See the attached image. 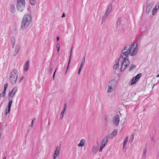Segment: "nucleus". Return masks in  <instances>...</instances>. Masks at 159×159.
<instances>
[{
  "mask_svg": "<svg viewBox=\"0 0 159 159\" xmlns=\"http://www.w3.org/2000/svg\"><path fill=\"white\" fill-rule=\"evenodd\" d=\"M138 44L136 42L131 45L127 44L124 46L120 54V58L123 60L121 63V70L126 68L129 64V55L132 57L135 56L138 53Z\"/></svg>",
  "mask_w": 159,
  "mask_h": 159,
  "instance_id": "f257e3e1",
  "label": "nucleus"
},
{
  "mask_svg": "<svg viewBox=\"0 0 159 159\" xmlns=\"http://www.w3.org/2000/svg\"><path fill=\"white\" fill-rule=\"evenodd\" d=\"M31 21L32 17L30 14L25 15L21 20V29L22 30L25 29L30 24Z\"/></svg>",
  "mask_w": 159,
  "mask_h": 159,
  "instance_id": "f03ea898",
  "label": "nucleus"
},
{
  "mask_svg": "<svg viewBox=\"0 0 159 159\" xmlns=\"http://www.w3.org/2000/svg\"><path fill=\"white\" fill-rule=\"evenodd\" d=\"M117 86V82L114 80H110L107 84V92L110 93L113 92L116 89Z\"/></svg>",
  "mask_w": 159,
  "mask_h": 159,
  "instance_id": "7ed1b4c3",
  "label": "nucleus"
},
{
  "mask_svg": "<svg viewBox=\"0 0 159 159\" xmlns=\"http://www.w3.org/2000/svg\"><path fill=\"white\" fill-rule=\"evenodd\" d=\"M18 76V73L15 70H11L10 74L9 80L10 83L13 84H15L16 82Z\"/></svg>",
  "mask_w": 159,
  "mask_h": 159,
  "instance_id": "20e7f679",
  "label": "nucleus"
},
{
  "mask_svg": "<svg viewBox=\"0 0 159 159\" xmlns=\"http://www.w3.org/2000/svg\"><path fill=\"white\" fill-rule=\"evenodd\" d=\"M16 4V7L18 10L21 11L25 9V0H17Z\"/></svg>",
  "mask_w": 159,
  "mask_h": 159,
  "instance_id": "39448f33",
  "label": "nucleus"
},
{
  "mask_svg": "<svg viewBox=\"0 0 159 159\" xmlns=\"http://www.w3.org/2000/svg\"><path fill=\"white\" fill-rule=\"evenodd\" d=\"M120 61L121 62L120 71L121 72H122L123 71H124V70L126 68H125V69H123V70H121V63L123 61V60H122V59H121L120 58V56L119 58V59H116V62H115V63L113 66V68L114 70H116V69H117L118 68V67L119 66V63Z\"/></svg>",
  "mask_w": 159,
  "mask_h": 159,
  "instance_id": "423d86ee",
  "label": "nucleus"
},
{
  "mask_svg": "<svg viewBox=\"0 0 159 159\" xmlns=\"http://www.w3.org/2000/svg\"><path fill=\"white\" fill-rule=\"evenodd\" d=\"M61 147L57 145L52 155L53 159H57L60 154Z\"/></svg>",
  "mask_w": 159,
  "mask_h": 159,
  "instance_id": "0eeeda50",
  "label": "nucleus"
},
{
  "mask_svg": "<svg viewBox=\"0 0 159 159\" xmlns=\"http://www.w3.org/2000/svg\"><path fill=\"white\" fill-rule=\"evenodd\" d=\"M120 121L119 116L118 115H116L113 118L112 122L113 125L115 126H117Z\"/></svg>",
  "mask_w": 159,
  "mask_h": 159,
  "instance_id": "6e6552de",
  "label": "nucleus"
},
{
  "mask_svg": "<svg viewBox=\"0 0 159 159\" xmlns=\"http://www.w3.org/2000/svg\"><path fill=\"white\" fill-rule=\"evenodd\" d=\"M141 75V74L139 73L137 74L136 76L133 77L132 79V82L130 83V85H133L135 84L139 79Z\"/></svg>",
  "mask_w": 159,
  "mask_h": 159,
  "instance_id": "1a4fd4ad",
  "label": "nucleus"
},
{
  "mask_svg": "<svg viewBox=\"0 0 159 159\" xmlns=\"http://www.w3.org/2000/svg\"><path fill=\"white\" fill-rule=\"evenodd\" d=\"M17 88L16 87H14L12 90L10 91L8 93V97L9 98H12L15 95L17 91Z\"/></svg>",
  "mask_w": 159,
  "mask_h": 159,
  "instance_id": "9d476101",
  "label": "nucleus"
},
{
  "mask_svg": "<svg viewBox=\"0 0 159 159\" xmlns=\"http://www.w3.org/2000/svg\"><path fill=\"white\" fill-rule=\"evenodd\" d=\"M108 137L106 136L104 137L102 139L101 144V146L105 147L108 141Z\"/></svg>",
  "mask_w": 159,
  "mask_h": 159,
  "instance_id": "9b49d317",
  "label": "nucleus"
},
{
  "mask_svg": "<svg viewBox=\"0 0 159 159\" xmlns=\"http://www.w3.org/2000/svg\"><path fill=\"white\" fill-rule=\"evenodd\" d=\"M20 49V47L19 45H16L14 51L13 56H16L19 51Z\"/></svg>",
  "mask_w": 159,
  "mask_h": 159,
  "instance_id": "f8f14e48",
  "label": "nucleus"
},
{
  "mask_svg": "<svg viewBox=\"0 0 159 159\" xmlns=\"http://www.w3.org/2000/svg\"><path fill=\"white\" fill-rule=\"evenodd\" d=\"M66 108V105L65 104L64 106L63 109L61 111V112L60 116V119H62L63 117L64 113L65 111Z\"/></svg>",
  "mask_w": 159,
  "mask_h": 159,
  "instance_id": "ddd939ff",
  "label": "nucleus"
},
{
  "mask_svg": "<svg viewBox=\"0 0 159 159\" xmlns=\"http://www.w3.org/2000/svg\"><path fill=\"white\" fill-rule=\"evenodd\" d=\"M112 6L111 4L109 5L107 7L105 13L108 15L112 11Z\"/></svg>",
  "mask_w": 159,
  "mask_h": 159,
  "instance_id": "4468645a",
  "label": "nucleus"
},
{
  "mask_svg": "<svg viewBox=\"0 0 159 159\" xmlns=\"http://www.w3.org/2000/svg\"><path fill=\"white\" fill-rule=\"evenodd\" d=\"M29 66V62L27 60L25 62L24 67V70L25 71H26L28 70Z\"/></svg>",
  "mask_w": 159,
  "mask_h": 159,
  "instance_id": "2eb2a0df",
  "label": "nucleus"
},
{
  "mask_svg": "<svg viewBox=\"0 0 159 159\" xmlns=\"http://www.w3.org/2000/svg\"><path fill=\"white\" fill-rule=\"evenodd\" d=\"M85 141L84 139H81L79 143L77 145L78 147H83L84 146Z\"/></svg>",
  "mask_w": 159,
  "mask_h": 159,
  "instance_id": "dca6fc26",
  "label": "nucleus"
},
{
  "mask_svg": "<svg viewBox=\"0 0 159 159\" xmlns=\"http://www.w3.org/2000/svg\"><path fill=\"white\" fill-rule=\"evenodd\" d=\"M10 41L12 48H13L14 47V45L15 43V38L13 37H11L10 38Z\"/></svg>",
  "mask_w": 159,
  "mask_h": 159,
  "instance_id": "f3484780",
  "label": "nucleus"
},
{
  "mask_svg": "<svg viewBox=\"0 0 159 159\" xmlns=\"http://www.w3.org/2000/svg\"><path fill=\"white\" fill-rule=\"evenodd\" d=\"M158 9V8L157 7V6L156 7V6L153 8L152 11V13L153 15H154L156 14Z\"/></svg>",
  "mask_w": 159,
  "mask_h": 159,
  "instance_id": "a211bd4d",
  "label": "nucleus"
},
{
  "mask_svg": "<svg viewBox=\"0 0 159 159\" xmlns=\"http://www.w3.org/2000/svg\"><path fill=\"white\" fill-rule=\"evenodd\" d=\"M10 9L12 13H14L15 11V5L13 4H11L10 6Z\"/></svg>",
  "mask_w": 159,
  "mask_h": 159,
  "instance_id": "6ab92c4d",
  "label": "nucleus"
},
{
  "mask_svg": "<svg viewBox=\"0 0 159 159\" xmlns=\"http://www.w3.org/2000/svg\"><path fill=\"white\" fill-rule=\"evenodd\" d=\"M128 140V137H126L125 138V140L123 142V149H124L125 148L126 144L127 143Z\"/></svg>",
  "mask_w": 159,
  "mask_h": 159,
  "instance_id": "aec40b11",
  "label": "nucleus"
},
{
  "mask_svg": "<svg viewBox=\"0 0 159 159\" xmlns=\"http://www.w3.org/2000/svg\"><path fill=\"white\" fill-rule=\"evenodd\" d=\"M108 15L106 14L105 13L102 18V19L101 21V23L102 24L104 21H105V20L107 18V17Z\"/></svg>",
  "mask_w": 159,
  "mask_h": 159,
  "instance_id": "412c9836",
  "label": "nucleus"
},
{
  "mask_svg": "<svg viewBox=\"0 0 159 159\" xmlns=\"http://www.w3.org/2000/svg\"><path fill=\"white\" fill-rule=\"evenodd\" d=\"M9 102L8 104V105H7V108H8V109H11V106L12 104V100H10V99H9Z\"/></svg>",
  "mask_w": 159,
  "mask_h": 159,
  "instance_id": "4be33fe9",
  "label": "nucleus"
},
{
  "mask_svg": "<svg viewBox=\"0 0 159 159\" xmlns=\"http://www.w3.org/2000/svg\"><path fill=\"white\" fill-rule=\"evenodd\" d=\"M98 149V148L96 146H93V148L92 152L93 153H95L97 152Z\"/></svg>",
  "mask_w": 159,
  "mask_h": 159,
  "instance_id": "5701e85b",
  "label": "nucleus"
},
{
  "mask_svg": "<svg viewBox=\"0 0 159 159\" xmlns=\"http://www.w3.org/2000/svg\"><path fill=\"white\" fill-rule=\"evenodd\" d=\"M71 56H69V61H68V65H67V68L66 69V71L65 72V74H66V71H67V69L69 67V65H70V63L71 60Z\"/></svg>",
  "mask_w": 159,
  "mask_h": 159,
  "instance_id": "b1692460",
  "label": "nucleus"
},
{
  "mask_svg": "<svg viewBox=\"0 0 159 159\" xmlns=\"http://www.w3.org/2000/svg\"><path fill=\"white\" fill-rule=\"evenodd\" d=\"M30 2L32 5H35L36 3V0H30Z\"/></svg>",
  "mask_w": 159,
  "mask_h": 159,
  "instance_id": "393cba45",
  "label": "nucleus"
},
{
  "mask_svg": "<svg viewBox=\"0 0 159 159\" xmlns=\"http://www.w3.org/2000/svg\"><path fill=\"white\" fill-rule=\"evenodd\" d=\"M135 67V66L133 64L131 65L129 68V71L132 70Z\"/></svg>",
  "mask_w": 159,
  "mask_h": 159,
  "instance_id": "a878e982",
  "label": "nucleus"
},
{
  "mask_svg": "<svg viewBox=\"0 0 159 159\" xmlns=\"http://www.w3.org/2000/svg\"><path fill=\"white\" fill-rule=\"evenodd\" d=\"M11 109H8V108H7L6 109L5 114L6 115H7V114H9L10 112Z\"/></svg>",
  "mask_w": 159,
  "mask_h": 159,
  "instance_id": "bb28decb",
  "label": "nucleus"
},
{
  "mask_svg": "<svg viewBox=\"0 0 159 159\" xmlns=\"http://www.w3.org/2000/svg\"><path fill=\"white\" fill-rule=\"evenodd\" d=\"M117 130H115L113 132L111 133V134L112 135L115 137L117 134Z\"/></svg>",
  "mask_w": 159,
  "mask_h": 159,
  "instance_id": "cd10ccee",
  "label": "nucleus"
},
{
  "mask_svg": "<svg viewBox=\"0 0 159 159\" xmlns=\"http://www.w3.org/2000/svg\"><path fill=\"white\" fill-rule=\"evenodd\" d=\"M60 45L59 43H58L56 44V48L57 52H58L59 51Z\"/></svg>",
  "mask_w": 159,
  "mask_h": 159,
  "instance_id": "c85d7f7f",
  "label": "nucleus"
},
{
  "mask_svg": "<svg viewBox=\"0 0 159 159\" xmlns=\"http://www.w3.org/2000/svg\"><path fill=\"white\" fill-rule=\"evenodd\" d=\"M8 87V84L7 83L5 84L4 85V89L3 90H6Z\"/></svg>",
  "mask_w": 159,
  "mask_h": 159,
  "instance_id": "c756f323",
  "label": "nucleus"
},
{
  "mask_svg": "<svg viewBox=\"0 0 159 159\" xmlns=\"http://www.w3.org/2000/svg\"><path fill=\"white\" fill-rule=\"evenodd\" d=\"M150 9L151 8L149 6L147 7L146 9V12L147 13H148L149 12Z\"/></svg>",
  "mask_w": 159,
  "mask_h": 159,
  "instance_id": "7c9ffc66",
  "label": "nucleus"
},
{
  "mask_svg": "<svg viewBox=\"0 0 159 159\" xmlns=\"http://www.w3.org/2000/svg\"><path fill=\"white\" fill-rule=\"evenodd\" d=\"M35 120V118H33V120H32V121H31V125L30 126V127H31V128H32V127H33V123L34 122V121Z\"/></svg>",
  "mask_w": 159,
  "mask_h": 159,
  "instance_id": "2f4dec72",
  "label": "nucleus"
},
{
  "mask_svg": "<svg viewBox=\"0 0 159 159\" xmlns=\"http://www.w3.org/2000/svg\"><path fill=\"white\" fill-rule=\"evenodd\" d=\"M146 148H145L144 149L143 154L144 156H146Z\"/></svg>",
  "mask_w": 159,
  "mask_h": 159,
  "instance_id": "473e14b6",
  "label": "nucleus"
},
{
  "mask_svg": "<svg viewBox=\"0 0 159 159\" xmlns=\"http://www.w3.org/2000/svg\"><path fill=\"white\" fill-rule=\"evenodd\" d=\"M6 90H3V92L2 93V96L3 97H4L5 95L6 94Z\"/></svg>",
  "mask_w": 159,
  "mask_h": 159,
  "instance_id": "72a5a7b5",
  "label": "nucleus"
},
{
  "mask_svg": "<svg viewBox=\"0 0 159 159\" xmlns=\"http://www.w3.org/2000/svg\"><path fill=\"white\" fill-rule=\"evenodd\" d=\"M104 147L100 145V147L99 148V152H101L102 150V149L104 148Z\"/></svg>",
  "mask_w": 159,
  "mask_h": 159,
  "instance_id": "f704fd0d",
  "label": "nucleus"
},
{
  "mask_svg": "<svg viewBox=\"0 0 159 159\" xmlns=\"http://www.w3.org/2000/svg\"><path fill=\"white\" fill-rule=\"evenodd\" d=\"M84 63H81L80 65V68L83 69V67L84 65Z\"/></svg>",
  "mask_w": 159,
  "mask_h": 159,
  "instance_id": "c9c22d12",
  "label": "nucleus"
},
{
  "mask_svg": "<svg viewBox=\"0 0 159 159\" xmlns=\"http://www.w3.org/2000/svg\"><path fill=\"white\" fill-rule=\"evenodd\" d=\"M85 60V57L84 56L83 57L82 59L81 63H84Z\"/></svg>",
  "mask_w": 159,
  "mask_h": 159,
  "instance_id": "e433bc0d",
  "label": "nucleus"
},
{
  "mask_svg": "<svg viewBox=\"0 0 159 159\" xmlns=\"http://www.w3.org/2000/svg\"><path fill=\"white\" fill-rule=\"evenodd\" d=\"M114 137V136L112 135L111 134L109 136V138L110 139H112Z\"/></svg>",
  "mask_w": 159,
  "mask_h": 159,
  "instance_id": "4c0bfd02",
  "label": "nucleus"
},
{
  "mask_svg": "<svg viewBox=\"0 0 159 159\" xmlns=\"http://www.w3.org/2000/svg\"><path fill=\"white\" fill-rule=\"evenodd\" d=\"M24 77L23 76L19 80V82L20 83H21L22 81L23 80Z\"/></svg>",
  "mask_w": 159,
  "mask_h": 159,
  "instance_id": "58836bf2",
  "label": "nucleus"
},
{
  "mask_svg": "<svg viewBox=\"0 0 159 159\" xmlns=\"http://www.w3.org/2000/svg\"><path fill=\"white\" fill-rule=\"evenodd\" d=\"M82 69H81V68H79V69L78 70V74L79 75L80 74Z\"/></svg>",
  "mask_w": 159,
  "mask_h": 159,
  "instance_id": "ea45409f",
  "label": "nucleus"
},
{
  "mask_svg": "<svg viewBox=\"0 0 159 159\" xmlns=\"http://www.w3.org/2000/svg\"><path fill=\"white\" fill-rule=\"evenodd\" d=\"M120 20H119L117 22V25H119L120 24Z\"/></svg>",
  "mask_w": 159,
  "mask_h": 159,
  "instance_id": "a19ab883",
  "label": "nucleus"
},
{
  "mask_svg": "<svg viewBox=\"0 0 159 159\" xmlns=\"http://www.w3.org/2000/svg\"><path fill=\"white\" fill-rule=\"evenodd\" d=\"M72 48H71V49L70 56H72Z\"/></svg>",
  "mask_w": 159,
  "mask_h": 159,
  "instance_id": "79ce46f5",
  "label": "nucleus"
},
{
  "mask_svg": "<svg viewBox=\"0 0 159 159\" xmlns=\"http://www.w3.org/2000/svg\"><path fill=\"white\" fill-rule=\"evenodd\" d=\"M56 69L55 70L53 75V76H52V77H53V78L54 79V76H55V73L56 72Z\"/></svg>",
  "mask_w": 159,
  "mask_h": 159,
  "instance_id": "37998d69",
  "label": "nucleus"
},
{
  "mask_svg": "<svg viewBox=\"0 0 159 159\" xmlns=\"http://www.w3.org/2000/svg\"><path fill=\"white\" fill-rule=\"evenodd\" d=\"M105 120L107 122H108V120L107 119V117H105Z\"/></svg>",
  "mask_w": 159,
  "mask_h": 159,
  "instance_id": "c03bdc74",
  "label": "nucleus"
},
{
  "mask_svg": "<svg viewBox=\"0 0 159 159\" xmlns=\"http://www.w3.org/2000/svg\"><path fill=\"white\" fill-rule=\"evenodd\" d=\"M56 39H57V41L59 40V37L58 36L57 37Z\"/></svg>",
  "mask_w": 159,
  "mask_h": 159,
  "instance_id": "a18cd8bd",
  "label": "nucleus"
},
{
  "mask_svg": "<svg viewBox=\"0 0 159 159\" xmlns=\"http://www.w3.org/2000/svg\"><path fill=\"white\" fill-rule=\"evenodd\" d=\"M65 16V14L63 13V14H62V16H61V17L62 18H63V17H64Z\"/></svg>",
  "mask_w": 159,
  "mask_h": 159,
  "instance_id": "49530a36",
  "label": "nucleus"
},
{
  "mask_svg": "<svg viewBox=\"0 0 159 159\" xmlns=\"http://www.w3.org/2000/svg\"><path fill=\"white\" fill-rule=\"evenodd\" d=\"M156 7L157 6V8H158V9L159 8V3H158V4H157L156 6Z\"/></svg>",
  "mask_w": 159,
  "mask_h": 159,
  "instance_id": "de8ad7c7",
  "label": "nucleus"
},
{
  "mask_svg": "<svg viewBox=\"0 0 159 159\" xmlns=\"http://www.w3.org/2000/svg\"><path fill=\"white\" fill-rule=\"evenodd\" d=\"M150 140H151V141H153V137H151V138H150Z\"/></svg>",
  "mask_w": 159,
  "mask_h": 159,
  "instance_id": "09e8293b",
  "label": "nucleus"
},
{
  "mask_svg": "<svg viewBox=\"0 0 159 159\" xmlns=\"http://www.w3.org/2000/svg\"><path fill=\"white\" fill-rule=\"evenodd\" d=\"M52 70V67H51L50 68V72H51Z\"/></svg>",
  "mask_w": 159,
  "mask_h": 159,
  "instance_id": "8fccbe9b",
  "label": "nucleus"
},
{
  "mask_svg": "<svg viewBox=\"0 0 159 159\" xmlns=\"http://www.w3.org/2000/svg\"><path fill=\"white\" fill-rule=\"evenodd\" d=\"M3 159H6V157H3Z\"/></svg>",
  "mask_w": 159,
  "mask_h": 159,
  "instance_id": "3c124183",
  "label": "nucleus"
},
{
  "mask_svg": "<svg viewBox=\"0 0 159 159\" xmlns=\"http://www.w3.org/2000/svg\"><path fill=\"white\" fill-rule=\"evenodd\" d=\"M159 77V74L157 76V77Z\"/></svg>",
  "mask_w": 159,
  "mask_h": 159,
  "instance_id": "603ef678",
  "label": "nucleus"
},
{
  "mask_svg": "<svg viewBox=\"0 0 159 159\" xmlns=\"http://www.w3.org/2000/svg\"><path fill=\"white\" fill-rule=\"evenodd\" d=\"M155 85V84H154V85H153V87Z\"/></svg>",
  "mask_w": 159,
  "mask_h": 159,
  "instance_id": "864d4df0",
  "label": "nucleus"
},
{
  "mask_svg": "<svg viewBox=\"0 0 159 159\" xmlns=\"http://www.w3.org/2000/svg\"><path fill=\"white\" fill-rule=\"evenodd\" d=\"M98 159H100V158H98Z\"/></svg>",
  "mask_w": 159,
  "mask_h": 159,
  "instance_id": "5fc2aeb1",
  "label": "nucleus"
}]
</instances>
